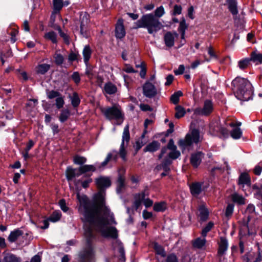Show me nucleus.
Wrapping results in <instances>:
<instances>
[{
    "instance_id": "nucleus-1",
    "label": "nucleus",
    "mask_w": 262,
    "mask_h": 262,
    "mask_svg": "<svg viewBox=\"0 0 262 262\" xmlns=\"http://www.w3.org/2000/svg\"><path fill=\"white\" fill-rule=\"evenodd\" d=\"M99 192L93 200H90L86 195L81 196L77 193L79 205L78 212L82 216L81 218L84 223V235L89 244L95 237V231L99 232L104 237L116 238L117 230L108 225L116 224L114 214L105 205L104 190L111 185L110 180L101 177L95 180Z\"/></svg>"
},
{
    "instance_id": "nucleus-2",
    "label": "nucleus",
    "mask_w": 262,
    "mask_h": 262,
    "mask_svg": "<svg viewBox=\"0 0 262 262\" xmlns=\"http://www.w3.org/2000/svg\"><path fill=\"white\" fill-rule=\"evenodd\" d=\"M135 24L136 28H146L149 33L157 32L163 27L159 19L152 13L143 15L136 22Z\"/></svg>"
},
{
    "instance_id": "nucleus-3",
    "label": "nucleus",
    "mask_w": 262,
    "mask_h": 262,
    "mask_svg": "<svg viewBox=\"0 0 262 262\" xmlns=\"http://www.w3.org/2000/svg\"><path fill=\"white\" fill-rule=\"evenodd\" d=\"M130 140V134L129 131L128 125H126L124 129L122 136V142L120 145L119 151L118 152L116 150H113L108 154L111 155V160L116 162L118 158V154L120 157L123 160H126V151L125 148L127 146L128 142Z\"/></svg>"
},
{
    "instance_id": "nucleus-4",
    "label": "nucleus",
    "mask_w": 262,
    "mask_h": 262,
    "mask_svg": "<svg viewBox=\"0 0 262 262\" xmlns=\"http://www.w3.org/2000/svg\"><path fill=\"white\" fill-rule=\"evenodd\" d=\"M201 140L202 137L199 130L193 129L190 133L186 135L184 139L179 141L178 145L181 149L184 150L191 146L193 143L197 144Z\"/></svg>"
},
{
    "instance_id": "nucleus-5",
    "label": "nucleus",
    "mask_w": 262,
    "mask_h": 262,
    "mask_svg": "<svg viewBox=\"0 0 262 262\" xmlns=\"http://www.w3.org/2000/svg\"><path fill=\"white\" fill-rule=\"evenodd\" d=\"M102 113L108 120H123L124 114L121 107L118 105H114L112 107H103L101 109Z\"/></svg>"
},
{
    "instance_id": "nucleus-6",
    "label": "nucleus",
    "mask_w": 262,
    "mask_h": 262,
    "mask_svg": "<svg viewBox=\"0 0 262 262\" xmlns=\"http://www.w3.org/2000/svg\"><path fill=\"white\" fill-rule=\"evenodd\" d=\"M232 85L237 89L235 93L236 97L242 102L245 100V88L246 86V80L244 78L236 77L232 82Z\"/></svg>"
},
{
    "instance_id": "nucleus-7",
    "label": "nucleus",
    "mask_w": 262,
    "mask_h": 262,
    "mask_svg": "<svg viewBox=\"0 0 262 262\" xmlns=\"http://www.w3.org/2000/svg\"><path fill=\"white\" fill-rule=\"evenodd\" d=\"M213 110L212 102L210 100H206L204 101L203 108H197L194 110V113L197 115L208 116Z\"/></svg>"
},
{
    "instance_id": "nucleus-8",
    "label": "nucleus",
    "mask_w": 262,
    "mask_h": 262,
    "mask_svg": "<svg viewBox=\"0 0 262 262\" xmlns=\"http://www.w3.org/2000/svg\"><path fill=\"white\" fill-rule=\"evenodd\" d=\"M78 262H92L94 252L91 247H88L79 253Z\"/></svg>"
},
{
    "instance_id": "nucleus-9",
    "label": "nucleus",
    "mask_w": 262,
    "mask_h": 262,
    "mask_svg": "<svg viewBox=\"0 0 262 262\" xmlns=\"http://www.w3.org/2000/svg\"><path fill=\"white\" fill-rule=\"evenodd\" d=\"M143 93L145 97L151 98L157 95V91L155 86L147 81L143 86Z\"/></svg>"
},
{
    "instance_id": "nucleus-10",
    "label": "nucleus",
    "mask_w": 262,
    "mask_h": 262,
    "mask_svg": "<svg viewBox=\"0 0 262 262\" xmlns=\"http://www.w3.org/2000/svg\"><path fill=\"white\" fill-rule=\"evenodd\" d=\"M228 249L227 241L224 238H221V241L219 243V247L217 252V257L220 262L224 261V255Z\"/></svg>"
},
{
    "instance_id": "nucleus-11",
    "label": "nucleus",
    "mask_w": 262,
    "mask_h": 262,
    "mask_svg": "<svg viewBox=\"0 0 262 262\" xmlns=\"http://www.w3.org/2000/svg\"><path fill=\"white\" fill-rule=\"evenodd\" d=\"M241 125V122H237L236 124L233 122L227 123V125H229L233 127L232 130L230 132V135L234 139H239L242 135V132L239 127Z\"/></svg>"
},
{
    "instance_id": "nucleus-12",
    "label": "nucleus",
    "mask_w": 262,
    "mask_h": 262,
    "mask_svg": "<svg viewBox=\"0 0 262 262\" xmlns=\"http://www.w3.org/2000/svg\"><path fill=\"white\" fill-rule=\"evenodd\" d=\"M171 163L172 160L166 157L162 161L161 164L156 166V169L159 171L163 169L165 172H169L170 170L169 166Z\"/></svg>"
},
{
    "instance_id": "nucleus-13",
    "label": "nucleus",
    "mask_w": 262,
    "mask_h": 262,
    "mask_svg": "<svg viewBox=\"0 0 262 262\" xmlns=\"http://www.w3.org/2000/svg\"><path fill=\"white\" fill-rule=\"evenodd\" d=\"M204 154L201 151L192 154L190 159V162L192 166L197 167L201 163Z\"/></svg>"
},
{
    "instance_id": "nucleus-14",
    "label": "nucleus",
    "mask_w": 262,
    "mask_h": 262,
    "mask_svg": "<svg viewBox=\"0 0 262 262\" xmlns=\"http://www.w3.org/2000/svg\"><path fill=\"white\" fill-rule=\"evenodd\" d=\"M80 33H86L89 23V16L87 14L80 15Z\"/></svg>"
},
{
    "instance_id": "nucleus-15",
    "label": "nucleus",
    "mask_w": 262,
    "mask_h": 262,
    "mask_svg": "<svg viewBox=\"0 0 262 262\" xmlns=\"http://www.w3.org/2000/svg\"><path fill=\"white\" fill-rule=\"evenodd\" d=\"M117 92V88L116 85L111 82H107L105 83L103 88V93L108 95L115 94Z\"/></svg>"
},
{
    "instance_id": "nucleus-16",
    "label": "nucleus",
    "mask_w": 262,
    "mask_h": 262,
    "mask_svg": "<svg viewBox=\"0 0 262 262\" xmlns=\"http://www.w3.org/2000/svg\"><path fill=\"white\" fill-rule=\"evenodd\" d=\"M82 174L79 167L78 168H72L69 167L66 171L67 178L68 181L72 180L74 178L78 177Z\"/></svg>"
},
{
    "instance_id": "nucleus-17",
    "label": "nucleus",
    "mask_w": 262,
    "mask_h": 262,
    "mask_svg": "<svg viewBox=\"0 0 262 262\" xmlns=\"http://www.w3.org/2000/svg\"><path fill=\"white\" fill-rule=\"evenodd\" d=\"M239 246L241 253H243L245 250V242L246 240V233L245 232V225L241 226L239 231Z\"/></svg>"
},
{
    "instance_id": "nucleus-18",
    "label": "nucleus",
    "mask_w": 262,
    "mask_h": 262,
    "mask_svg": "<svg viewBox=\"0 0 262 262\" xmlns=\"http://www.w3.org/2000/svg\"><path fill=\"white\" fill-rule=\"evenodd\" d=\"M24 234V232L19 229H16L11 231L8 237V240L10 243H14Z\"/></svg>"
},
{
    "instance_id": "nucleus-19",
    "label": "nucleus",
    "mask_w": 262,
    "mask_h": 262,
    "mask_svg": "<svg viewBox=\"0 0 262 262\" xmlns=\"http://www.w3.org/2000/svg\"><path fill=\"white\" fill-rule=\"evenodd\" d=\"M58 13L59 12H55V11L53 10L50 17L49 26L52 28L55 31H57L58 33H63L60 27L55 24V18Z\"/></svg>"
},
{
    "instance_id": "nucleus-20",
    "label": "nucleus",
    "mask_w": 262,
    "mask_h": 262,
    "mask_svg": "<svg viewBox=\"0 0 262 262\" xmlns=\"http://www.w3.org/2000/svg\"><path fill=\"white\" fill-rule=\"evenodd\" d=\"M250 61H252L256 64L262 63V54H257L255 52H252L250 58H247V64Z\"/></svg>"
},
{
    "instance_id": "nucleus-21",
    "label": "nucleus",
    "mask_w": 262,
    "mask_h": 262,
    "mask_svg": "<svg viewBox=\"0 0 262 262\" xmlns=\"http://www.w3.org/2000/svg\"><path fill=\"white\" fill-rule=\"evenodd\" d=\"M125 188V178L121 175H119L117 182L116 191L117 193H122Z\"/></svg>"
},
{
    "instance_id": "nucleus-22",
    "label": "nucleus",
    "mask_w": 262,
    "mask_h": 262,
    "mask_svg": "<svg viewBox=\"0 0 262 262\" xmlns=\"http://www.w3.org/2000/svg\"><path fill=\"white\" fill-rule=\"evenodd\" d=\"M3 260L4 262H20L21 258L14 254L7 253L5 254Z\"/></svg>"
},
{
    "instance_id": "nucleus-23",
    "label": "nucleus",
    "mask_w": 262,
    "mask_h": 262,
    "mask_svg": "<svg viewBox=\"0 0 262 262\" xmlns=\"http://www.w3.org/2000/svg\"><path fill=\"white\" fill-rule=\"evenodd\" d=\"M50 67L49 64H40L36 67L35 71L38 74L44 75L50 70Z\"/></svg>"
},
{
    "instance_id": "nucleus-24",
    "label": "nucleus",
    "mask_w": 262,
    "mask_h": 262,
    "mask_svg": "<svg viewBox=\"0 0 262 262\" xmlns=\"http://www.w3.org/2000/svg\"><path fill=\"white\" fill-rule=\"evenodd\" d=\"M206 241L205 237H198L192 242V245L194 248L202 249L205 245Z\"/></svg>"
},
{
    "instance_id": "nucleus-25",
    "label": "nucleus",
    "mask_w": 262,
    "mask_h": 262,
    "mask_svg": "<svg viewBox=\"0 0 262 262\" xmlns=\"http://www.w3.org/2000/svg\"><path fill=\"white\" fill-rule=\"evenodd\" d=\"M176 34H165L164 39L166 46L170 48L173 46Z\"/></svg>"
},
{
    "instance_id": "nucleus-26",
    "label": "nucleus",
    "mask_w": 262,
    "mask_h": 262,
    "mask_svg": "<svg viewBox=\"0 0 262 262\" xmlns=\"http://www.w3.org/2000/svg\"><path fill=\"white\" fill-rule=\"evenodd\" d=\"M228 9L233 16L238 13L237 3L235 0H227Z\"/></svg>"
},
{
    "instance_id": "nucleus-27",
    "label": "nucleus",
    "mask_w": 262,
    "mask_h": 262,
    "mask_svg": "<svg viewBox=\"0 0 262 262\" xmlns=\"http://www.w3.org/2000/svg\"><path fill=\"white\" fill-rule=\"evenodd\" d=\"M160 144L156 141H154L148 144L144 149L145 152H154L157 151L160 147Z\"/></svg>"
},
{
    "instance_id": "nucleus-28",
    "label": "nucleus",
    "mask_w": 262,
    "mask_h": 262,
    "mask_svg": "<svg viewBox=\"0 0 262 262\" xmlns=\"http://www.w3.org/2000/svg\"><path fill=\"white\" fill-rule=\"evenodd\" d=\"M191 194L193 196L198 195L201 192L202 186L200 183H194L190 186Z\"/></svg>"
},
{
    "instance_id": "nucleus-29",
    "label": "nucleus",
    "mask_w": 262,
    "mask_h": 262,
    "mask_svg": "<svg viewBox=\"0 0 262 262\" xmlns=\"http://www.w3.org/2000/svg\"><path fill=\"white\" fill-rule=\"evenodd\" d=\"M199 216L202 221H205L208 219L209 212L204 205H201L199 208Z\"/></svg>"
},
{
    "instance_id": "nucleus-30",
    "label": "nucleus",
    "mask_w": 262,
    "mask_h": 262,
    "mask_svg": "<svg viewBox=\"0 0 262 262\" xmlns=\"http://www.w3.org/2000/svg\"><path fill=\"white\" fill-rule=\"evenodd\" d=\"M82 54L83 56L84 61L85 64H87L90 60L91 54L92 50L89 46H85L83 50Z\"/></svg>"
},
{
    "instance_id": "nucleus-31",
    "label": "nucleus",
    "mask_w": 262,
    "mask_h": 262,
    "mask_svg": "<svg viewBox=\"0 0 262 262\" xmlns=\"http://www.w3.org/2000/svg\"><path fill=\"white\" fill-rule=\"evenodd\" d=\"M232 200L234 203L238 205H243L245 204V198L241 195L237 193H234L231 195Z\"/></svg>"
},
{
    "instance_id": "nucleus-32",
    "label": "nucleus",
    "mask_w": 262,
    "mask_h": 262,
    "mask_svg": "<svg viewBox=\"0 0 262 262\" xmlns=\"http://www.w3.org/2000/svg\"><path fill=\"white\" fill-rule=\"evenodd\" d=\"M145 196V194L144 192L139 193L136 195L135 198V201L134 202V205L136 209H138L141 205L142 202H143Z\"/></svg>"
},
{
    "instance_id": "nucleus-33",
    "label": "nucleus",
    "mask_w": 262,
    "mask_h": 262,
    "mask_svg": "<svg viewBox=\"0 0 262 262\" xmlns=\"http://www.w3.org/2000/svg\"><path fill=\"white\" fill-rule=\"evenodd\" d=\"M250 95L247 98V101L252 100L254 96V88L252 86L251 83L247 79V95Z\"/></svg>"
},
{
    "instance_id": "nucleus-34",
    "label": "nucleus",
    "mask_w": 262,
    "mask_h": 262,
    "mask_svg": "<svg viewBox=\"0 0 262 262\" xmlns=\"http://www.w3.org/2000/svg\"><path fill=\"white\" fill-rule=\"evenodd\" d=\"M176 110V114L175 117L177 119H179L182 117H183L185 113V108L181 105H178L175 108Z\"/></svg>"
},
{
    "instance_id": "nucleus-35",
    "label": "nucleus",
    "mask_w": 262,
    "mask_h": 262,
    "mask_svg": "<svg viewBox=\"0 0 262 262\" xmlns=\"http://www.w3.org/2000/svg\"><path fill=\"white\" fill-rule=\"evenodd\" d=\"M71 103L73 107H77L80 102V100L77 93L74 92L73 96L70 97Z\"/></svg>"
},
{
    "instance_id": "nucleus-36",
    "label": "nucleus",
    "mask_w": 262,
    "mask_h": 262,
    "mask_svg": "<svg viewBox=\"0 0 262 262\" xmlns=\"http://www.w3.org/2000/svg\"><path fill=\"white\" fill-rule=\"evenodd\" d=\"M166 208V205L164 202L155 203L154 206V210L157 212L164 211Z\"/></svg>"
},
{
    "instance_id": "nucleus-37",
    "label": "nucleus",
    "mask_w": 262,
    "mask_h": 262,
    "mask_svg": "<svg viewBox=\"0 0 262 262\" xmlns=\"http://www.w3.org/2000/svg\"><path fill=\"white\" fill-rule=\"evenodd\" d=\"M63 5V0H53V10L55 12H59Z\"/></svg>"
},
{
    "instance_id": "nucleus-38",
    "label": "nucleus",
    "mask_w": 262,
    "mask_h": 262,
    "mask_svg": "<svg viewBox=\"0 0 262 262\" xmlns=\"http://www.w3.org/2000/svg\"><path fill=\"white\" fill-rule=\"evenodd\" d=\"M81 173H84L89 171H95V167L92 165H84L79 167Z\"/></svg>"
},
{
    "instance_id": "nucleus-39",
    "label": "nucleus",
    "mask_w": 262,
    "mask_h": 262,
    "mask_svg": "<svg viewBox=\"0 0 262 262\" xmlns=\"http://www.w3.org/2000/svg\"><path fill=\"white\" fill-rule=\"evenodd\" d=\"M183 95V93L180 91L175 92L170 97L171 101L174 104H177L179 102L180 97Z\"/></svg>"
},
{
    "instance_id": "nucleus-40",
    "label": "nucleus",
    "mask_w": 262,
    "mask_h": 262,
    "mask_svg": "<svg viewBox=\"0 0 262 262\" xmlns=\"http://www.w3.org/2000/svg\"><path fill=\"white\" fill-rule=\"evenodd\" d=\"M115 30L116 33H125L123 19H120L118 20Z\"/></svg>"
},
{
    "instance_id": "nucleus-41",
    "label": "nucleus",
    "mask_w": 262,
    "mask_h": 262,
    "mask_svg": "<svg viewBox=\"0 0 262 262\" xmlns=\"http://www.w3.org/2000/svg\"><path fill=\"white\" fill-rule=\"evenodd\" d=\"M70 115V113L68 110H62L59 116V120L61 122H65L69 118Z\"/></svg>"
},
{
    "instance_id": "nucleus-42",
    "label": "nucleus",
    "mask_w": 262,
    "mask_h": 262,
    "mask_svg": "<svg viewBox=\"0 0 262 262\" xmlns=\"http://www.w3.org/2000/svg\"><path fill=\"white\" fill-rule=\"evenodd\" d=\"M214 224L212 222H209L208 224L203 229L202 231V236L205 237L207 233L211 230L213 227Z\"/></svg>"
},
{
    "instance_id": "nucleus-43",
    "label": "nucleus",
    "mask_w": 262,
    "mask_h": 262,
    "mask_svg": "<svg viewBox=\"0 0 262 262\" xmlns=\"http://www.w3.org/2000/svg\"><path fill=\"white\" fill-rule=\"evenodd\" d=\"M180 156V152L176 149L171 150L167 155V157L170 159L174 160L177 159Z\"/></svg>"
},
{
    "instance_id": "nucleus-44",
    "label": "nucleus",
    "mask_w": 262,
    "mask_h": 262,
    "mask_svg": "<svg viewBox=\"0 0 262 262\" xmlns=\"http://www.w3.org/2000/svg\"><path fill=\"white\" fill-rule=\"evenodd\" d=\"M154 249L157 254L161 255L162 256H165V252L162 247L157 243L154 244Z\"/></svg>"
},
{
    "instance_id": "nucleus-45",
    "label": "nucleus",
    "mask_w": 262,
    "mask_h": 262,
    "mask_svg": "<svg viewBox=\"0 0 262 262\" xmlns=\"http://www.w3.org/2000/svg\"><path fill=\"white\" fill-rule=\"evenodd\" d=\"M165 13V10L164 7L161 6L158 7L155 10V14L154 15L156 18H160L162 17Z\"/></svg>"
},
{
    "instance_id": "nucleus-46",
    "label": "nucleus",
    "mask_w": 262,
    "mask_h": 262,
    "mask_svg": "<svg viewBox=\"0 0 262 262\" xmlns=\"http://www.w3.org/2000/svg\"><path fill=\"white\" fill-rule=\"evenodd\" d=\"M73 160L74 163L78 165H82L86 161V159L85 157L79 156H75Z\"/></svg>"
},
{
    "instance_id": "nucleus-47",
    "label": "nucleus",
    "mask_w": 262,
    "mask_h": 262,
    "mask_svg": "<svg viewBox=\"0 0 262 262\" xmlns=\"http://www.w3.org/2000/svg\"><path fill=\"white\" fill-rule=\"evenodd\" d=\"M238 183L240 188H244V185L246 183V172H243L241 174Z\"/></svg>"
},
{
    "instance_id": "nucleus-48",
    "label": "nucleus",
    "mask_w": 262,
    "mask_h": 262,
    "mask_svg": "<svg viewBox=\"0 0 262 262\" xmlns=\"http://www.w3.org/2000/svg\"><path fill=\"white\" fill-rule=\"evenodd\" d=\"M60 96L61 94L59 92L54 90H51L47 93V96L49 99H53L54 98H57Z\"/></svg>"
},
{
    "instance_id": "nucleus-49",
    "label": "nucleus",
    "mask_w": 262,
    "mask_h": 262,
    "mask_svg": "<svg viewBox=\"0 0 262 262\" xmlns=\"http://www.w3.org/2000/svg\"><path fill=\"white\" fill-rule=\"evenodd\" d=\"M60 213L57 212H54L48 220L53 222H56L60 220Z\"/></svg>"
},
{
    "instance_id": "nucleus-50",
    "label": "nucleus",
    "mask_w": 262,
    "mask_h": 262,
    "mask_svg": "<svg viewBox=\"0 0 262 262\" xmlns=\"http://www.w3.org/2000/svg\"><path fill=\"white\" fill-rule=\"evenodd\" d=\"M44 37L50 40L53 43L57 42V36L56 34H45Z\"/></svg>"
},
{
    "instance_id": "nucleus-51",
    "label": "nucleus",
    "mask_w": 262,
    "mask_h": 262,
    "mask_svg": "<svg viewBox=\"0 0 262 262\" xmlns=\"http://www.w3.org/2000/svg\"><path fill=\"white\" fill-rule=\"evenodd\" d=\"M64 104V101L63 97L61 96H59L56 99V106L58 109L62 108Z\"/></svg>"
},
{
    "instance_id": "nucleus-52",
    "label": "nucleus",
    "mask_w": 262,
    "mask_h": 262,
    "mask_svg": "<svg viewBox=\"0 0 262 262\" xmlns=\"http://www.w3.org/2000/svg\"><path fill=\"white\" fill-rule=\"evenodd\" d=\"M187 28V25L186 24L185 20L184 18L182 19V20L180 23V25L179 27V29L181 33H184Z\"/></svg>"
},
{
    "instance_id": "nucleus-53",
    "label": "nucleus",
    "mask_w": 262,
    "mask_h": 262,
    "mask_svg": "<svg viewBox=\"0 0 262 262\" xmlns=\"http://www.w3.org/2000/svg\"><path fill=\"white\" fill-rule=\"evenodd\" d=\"M55 61L57 64L60 65L63 62V57L60 54H56L55 55Z\"/></svg>"
},
{
    "instance_id": "nucleus-54",
    "label": "nucleus",
    "mask_w": 262,
    "mask_h": 262,
    "mask_svg": "<svg viewBox=\"0 0 262 262\" xmlns=\"http://www.w3.org/2000/svg\"><path fill=\"white\" fill-rule=\"evenodd\" d=\"M71 77L76 84H78L80 82L81 79L78 72H74Z\"/></svg>"
},
{
    "instance_id": "nucleus-55",
    "label": "nucleus",
    "mask_w": 262,
    "mask_h": 262,
    "mask_svg": "<svg viewBox=\"0 0 262 262\" xmlns=\"http://www.w3.org/2000/svg\"><path fill=\"white\" fill-rule=\"evenodd\" d=\"M142 138L141 139H139L136 142L135 148L137 151L139 150L144 144L143 142L142 141V139L144 137V135H142Z\"/></svg>"
},
{
    "instance_id": "nucleus-56",
    "label": "nucleus",
    "mask_w": 262,
    "mask_h": 262,
    "mask_svg": "<svg viewBox=\"0 0 262 262\" xmlns=\"http://www.w3.org/2000/svg\"><path fill=\"white\" fill-rule=\"evenodd\" d=\"M234 206L233 204H229L226 209L225 212V215L226 216H230L233 211Z\"/></svg>"
},
{
    "instance_id": "nucleus-57",
    "label": "nucleus",
    "mask_w": 262,
    "mask_h": 262,
    "mask_svg": "<svg viewBox=\"0 0 262 262\" xmlns=\"http://www.w3.org/2000/svg\"><path fill=\"white\" fill-rule=\"evenodd\" d=\"M182 7L180 5H176L173 7V15H179L182 13Z\"/></svg>"
},
{
    "instance_id": "nucleus-58",
    "label": "nucleus",
    "mask_w": 262,
    "mask_h": 262,
    "mask_svg": "<svg viewBox=\"0 0 262 262\" xmlns=\"http://www.w3.org/2000/svg\"><path fill=\"white\" fill-rule=\"evenodd\" d=\"M8 36L7 37V39H6L4 41L5 42L10 41L11 43H14L16 40V34H7Z\"/></svg>"
},
{
    "instance_id": "nucleus-59",
    "label": "nucleus",
    "mask_w": 262,
    "mask_h": 262,
    "mask_svg": "<svg viewBox=\"0 0 262 262\" xmlns=\"http://www.w3.org/2000/svg\"><path fill=\"white\" fill-rule=\"evenodd\" d=\"M166 262H178V260L174 254H171L167 256L166 258Z\"/></svg>"
},
{
    "instance_id": "nucleus-60",
    "label": "nucleus",
    "mask_w": 262,
    "mask_h": 262,
    "mask_svg": "<svg viewBox=\"0 0 262 262\" xmlns=\"http://www.w3.org/2000/svg\"><path fill=\"white\" fill-rule=\"evenodd\" d=\"M59 205L60 206L61 209L64 212H67L68 210V207L66 206V204L64 200L62 199L60 200L59 202Z\"/></svg>"
},
{
    "instance_id": "nucleus-61",
    "label": "nucleus",
    "mask_w": 262,
    "mask_h": 262,
    "mask_svg": "<svg viewBox=\"0 0 262 262\" xmlns=\"http://www.w3.org/2000/svg\"><path fill=\"white\" fill-rule=\"evenodd\" d=\"M185 70V67L183 65H180L178 69L174 71L176 75L182 74Z\"/></svg>"
},
{
    "instance_id": "nucleus-62",
    "label": "nucleus",
    "mask_w": 262,
    "mask_h": 262,
    "mask_svg": "<svg viewBox=\"0 0 262 262\" xmlns=\"http://www.w3.org/2000/svg\"><path fill=\"white\" fill-rule=\"evenodd\" d=\"M216 132H220L221 134L224 136H228V130L223 127H217V129H216Z\"/></svg>"
},
{
    "instance_id": "nucleus-63",
    "label": "nucleus",
    "mask_w": 262,
    "mask_h": 262,
    "mask_svg": "<svg viewBox=\"0 0 262 262\" xmlns=\"http://www.w3.org/2000/svg\"><path fill=\"white\" fill-rule=\"evenodd\" d=\"M167 149H169L170 150H173V149H177V147L176 146L174 145V141L172 139H170L169 141V142L167 144Z\"/></svg>"
},
{
    "instance_id": "nucleus-64",
    "label": "nucleus",
    "mask_w": 262,
    "mask_h": 262,
    "mask_svg": "<svg viewBox=\"0 0 262 262\" xmlns=\"http://www.w3.org/2000/svg\"><path fill=\"white\" fill-rule=\"evenodd\" d=\"M79 55L74 52L71 53L69 55V60L71 61H73L77 60V57Z\"/></svg>"
}]
</instances>
